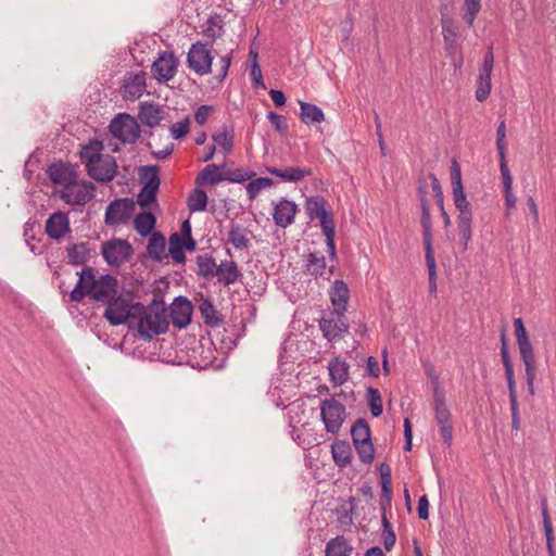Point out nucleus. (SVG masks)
<instances>
[{
  "label": "nucleus",
  "instance_id": "obj_1",
  "mask_svg": "<svg viewBox=\"0 0 556 556\" xmlns=\"http://www.w3.org/2000/svg\"><path fill=\"white\" fill-rule=\"evenodd\" d=\"M130 329H137L139 337L150 341L154 336L164 334L168 331V309L162 299L153 300L144 305L140 302L132 303V320Z\"/></svg>",
  "mask_w": 556,
  "mask_h": 556
},
{
  "label": "nucleus",
  "instance_id": "obj_2",
  "mask_svg": "<svg viewBox=\"0 0 556 556\" xmlns=\"http://www.w3.org/2000/svg\"><path fill=\"white\" fill-rule=\"evenodd\" d=\"M351 437L361 462L371 464L375 458V448L369 425L364 418L356 419L352 425Z\"/></svg>",
  "mask_w": 556,
  "mask_h": 556
},
{
  "label": "nucleus",
  "instance_id": "obj_3",
  "mask_svg": "<svg viewBox=\"0 0 556 556\" xmlns=\"http://www.w3.org/2000/svg\"><path fill=\"white\" fill-rule=\"evenodd\" d=\"M110 132L123 143H135L140 137L138 122L127 113H119L109 125Z\"/></svg>",
  "mask_w": 556,
  "mask_h": 556
},
{
  "label": "nucleus",
  "instance_id": "obj_4",
  "mask_svg": "<svg viewBox=\"0 0 556 556\" xmlns=\"http://www.w3.org/2000/svg\"><path fill=\"white\" fill-rule=\"evenodd\" d=\"M320 417L326 431L336 434L346 418V408L336 399H326L320 404Z\"/></svg>",
  "mask_w": 556,
  "mask_h": 556
},
{
  "label": "nucleus",
  "instance_id": "obj_5",
  "mask_svg": "<svg viewBox=\"0 0 556 556\" xmlns=\"http://www.w3.org/2000/svg\"><path fill=\"white\" fill-rule=\"evenodd\" d=\"M103 317L112 326H119L127 324L131 325L132 320V304H129L127 299L117 293L112 300L108 301Z\"/></svg>",
  "mask_w": 556,
  "mask_h": 556
},
{
  "label": "nucleus",
  "instance_id": "obj_6",
  "mask_svg": "<svg viewBox=\"0 0 556 556\" xmlns=\"http://www.w3.org/2000/svg\"><path fill=\"white\" fill-rule=\"evenodd\" d=\"M140 179L143 188L137 197V203L141 207H148L156 200L160 187L159 169L156 166H142L140 168Z\"/></svg>",
  "mask_w": 556,
  "mask_h": 556
},
{
  "label": "nucleus",
  "instance_id": "obj_7",
  "mask_svg": "<svg viewBox=\"0 0 556 556\" xmlns=\"http://www.w3.org/2000/svg\"><path fill=\"white\" fill-rule=\"evenodd\" d=\"M213 55L206 43L197 41L187 53V65L195 74L203 76L212 72Z\"/></svg>",
  "mask_w": 556,
  "mask_h": 556
},
{
  "label": "nucleus",
  "instance_id": "obj_8",
  "mask_svg": "<svg viewBox=\"0 0 556 556\" xmlns=\"http://www.w3.org/2000/svg\"><path fill=\"white\" fill-rule=\"evenodd\" d=\"M94 185L89 181H74L68 182L61 191L60 198L71 205H85L93 197Z\"/></svg>",
  "mask_w": 556,
  "mask_h": 556
},
{
  "label": "nucleus",
  "instance_id": "obj_9",
  "mask_svg": "<svg viewBox=\"0 0 556 556\" xmlns=\"http://www.w3.org/2000/svg\"><path fill=\"white\" fill-rule=\"evenodd\" d=\"M454 205L458 210L457 216V227L460 236V241L464 250H467L468 243L472 237V211L471 205L468 202L466 195H460V198H453Z\"/></svg>",
  "mask_w": 556,
  "mask_h": 556
},
{
  "label": "nucleus",
  "instance_id": "obj_10",
  "mask_svg": "<svg viewBox=\"0 0 556 556\" xmlns=\"http://www.w3.org/2000/svg\"><path fill=\"white\" fill-rule=\"evenodd\" d=\"M134 211L135 202L131 199H116L108 205L104 223L110 227L126 224Z\"/></svg>",
  "mask_w": 556,
  "mask_h": 556
},
{
  "label": "nucleus",
  "instance_id": "obj_11",
  "mask_svg": "<svg viewBox=\"0 0 556 556\" xmlns=\"http://www.w3.org/2000/svg\"><path fill=\"white\" fill-rule=\"evenodd\" d=\"M132 254L131 245L123 239H112L102 244L104 261L111 266H119L127 262Z\"/></svg>",
  "mask_w": 556,
  "mask_h": 556
},
{
  "label": "nucleus",
  "instance_id": "obj_12",
  "mask_svg": "<svg viewBox=\"0 0 556 556\" xmlns=\"http://www.w3.org/2000/svg\"><path fill=\"white\" fill-rule=\"evenodd\" d=\"M178 65L179 61L174 52L163 51L151 66L152 76L159 83H167L175 76Z\"/></svg>",
  "mask_w": 556,
  "mask_h": 556
},
{
  "label": "nucleus",
  "instance_id": "obj_13",
  "mask_svg": "<svg viewBox=\"0 0 556 556\" xmlns=\"http://www.w3.org/2000/svg\"><path fill=\"white\" fill-rule=\"evenodd\" d=\"M326 200L320 195L306 199L305 211L311 220L319 219L321 230L336 227L333 215L326 207Z\"/></svg>",
  "mask_w": 556,
  "mask_h": 556
},
{
  "label": "nucleus",
  "instance_id": "obj_14",
  "mask_svg": "<svg viewBox=\"0 0 556 556\" xmlns=\"http://www.w3.org/2000/svg\"><path fill=\"white\" fill-rule=\"evenodd\" d=\"M343 315L330 312L321 317L319 328L328 341L339 340L349 330V325L342 319Z\"/></svg>",
  "mask_w": 556,
  "mask_h": 556
},
{
  "label": "nucleus",
  "instance_id": "obj_15",
  "mask_svg": "<svg viewBox=\"0 0 556 556\" xmlns=\"http://www.w3.org/2000/svg\"><path fill=\"white\" fill-rule=\"evenodd\" d=\"M117 163L114 156L102 154L100 159L87 169L88 175L97 181L110 182L116 175Z\"/></svg>",
  "mask_w": 556,
  "mask_h": 556
},
{
  "label": "nucleus",
  "instance_id": "obj_16",
  "mask_svg": "<svg viewBox=\"0 0 556 556\" xmlns=\"http://www.w3.org/2000/svg\"><path fill=\"white\" fill-rule=\"evenodd\" d=\"M191 302L186 296L175 298L169 307V323L172 321V324L178 329L186 328L191 323Z\"/></svg>",
  "mask_w": 556,
  "mask_h": 556
},
{
  "label": "nucleus",
  "instance_id": "obj_17",
  "mask_svg": "<svg viewBox=\"0 0 556 556\" xmlns=\"http://www.w3.org/2000/svg\"><path fill=\"white\" fill-rule=\"evenodd\" d=\"M78 281L75 288L70 293L72 302H81L85 296L90 295L94 289L98 278H96L94 270L92 267L86 266L79 273Z\"/></svg>",
  "mask_w": 556,
  "mask_h": 556
},
{
  "label": "nucleus",
  "instance_id": "obj_18",
  "mask_svg": "<svg viewBox=\"0 0 556 556\" xmlns=\"http://www.w3.org/2000/svg\"><path fill=\"white\" fill-rule=\"evenodd\" d=\"M118 281L112 275H102L98 278V282L89 295L96 302L106 303L118 293Z\"/></svg>",
  "mask_w": 556,
  "mask_h": 556
},
{
  "label": "nucleus",
  "instance_id": "obj_19",
  "mask_svg": "<svg viewBox=\"0 0 556 556\" xmlns=\"http://www.w3.org/2000/svg\"><path fill=\"white\" fill-rule=\"evenodd\" d=\"M329 296L333 311L337 315H343L346 311L350 299L348 285L343 280H336L329 291Z\"/></svg>",
  "mask_w": 556,
  "mask_h": 556
},
{
  "label": "nucleus",
  "instance_id": "obj_20",
  "mask_svg": "<svg viewBox=\"0 0 556 556\" xmlns=\"http://www.w3.org/2000/svg\"><path fill=\"white\" fill-rule=\"evenodd\" d=\"M138 118L143 125L153 128L164 118V110L154 102H142L139 105Z\"/></svg>",
  "mask_w": 556,
  "mask_h": 556
},
{
  "label": "nucleus",
  "instance_id": "obj_21",
  "mask_svg": "<svg viewBox=\"0 0 556 556\" xmlns=\"http://www.w3.org/2000/svg\"><path fill=\"white\" fill-rule=\"evenodd\" d=\"M68 230V217L63 212L53 213L46 223V232L52 239L59 240L63 238Z\"/></svg>",
  "mask_w": 556,
  "mask_h": 556
},
{
  "label": "nucleus",
  "instance_id": "obj_22",
  "mask_svg": "<svg viewBox=\"0 0 556 556\" xmlns=\"http://www.w3.org/2000/svg\"><path fill=\"white\" fill-rule=\"evenodd\" d=\"M298 206L294 202L281 199L274 210V220L277 226L286 228L294 220Z\"/></svg>",
  "mask_w": 556,
  "mask_h": 556
},
{
  "label": "nucleus",
  "instance_id": "obj_23",
  "mask_svg": "<svg viewBox=\"0 0 556 556\" xmlns=\"http://www.w3.org/2000/svg\"><path fill=\"white\" fill-rule=\"evenodd\" d=\"M516 340L519 348L520 357L522 361L533 359L534 352L532 344L529 340L528 333L523 326V321L521 318H515L514 320Z\"/></svg>",
  "mask_w": 556,
  "mask_h": 556
},
{
  "label": "nucleus",
  "instance_id": "obj_24",
  "mask_svg": "<svg viewBox=\"0 0 556 556\" xmlns=\"http://www.w3.org/2000/svg\"><path fill=\"white\" fill-rule=\"evenodd\" d=\"M146 76L144 72L130 75L124 84V96L127 99H139L146 90Z\"/></svg>",
  "mask_w": 556,
  "mask_h": 556
},
{
  "label": "nucleus",
  "instance_id": "obj_25",
  "mask_svg": "<svg viewBox=\"0 0 556 556\" xmlns=\"http://www.w3.org/2000/svg\"><path fill=\"white\" fill-rule=\"evenodd\" d=\"M266 170L278 178L290 182H298L302 180L304 177L313 175L312 169L300 167H287L285 169L277 167H267Z\"/></svg>",
  "mask_w": 556,
  "mask_h": 556
},
{
  "label": "nucleus",
  "instance_id": "obj_26",
  "mask_svg": "<svg viewBox=\"0 0 556 556\" xmlns=\"http://www.w3.org/2000/svg\"><path fill=\"white\" fill-rule=\"evenodd\" d=\"M331 454L336 465L340 468H344L351 464L352 448L348 441L336 440L331 444Z\"/></svg>",
  "mask_w": 556,
  "mask_h": 556
},
{
  "label": "nucleus",
  "instance_id": "obj_27",
  "mask_svg": "<svg viewBox=\"0 0 556 556\" xmlns=\"http://www.w3.org/2000/svg\"><path fill=\"white\" fill-rule=\"evenodd\" d=\"M226 178L218 165L208 164L206 165L195 177V184L198 186L204 185H216L224 181Z\"/></svg>",
  "mask_w": 556,
  "mask_h": 556
},
{
  "label": "nucleus",
  "instance_id": "obj_28",
  "mask_svg": "<svg viewBox=\"0 0 556 556\" xmlns=\"http://www.w3.org/2000/svg\"><path fill=\"white\" fill-rule=\"evenodd\" d=\"M353 546L344 535H337L326 544L325 556H351Z\"/></svg>",
  "mask_w": 556,
  "mask_h": 556
},
{
  "label": "nucleus",
  "instance_id": "obj_29",
  "mask_svg": "<svg viewBox=\"0 0 556 556\" xmlns=\"http://www.w3.org/2000/svg\"><path fill=\"white\" fill-rule=\"evenodd\" d=\"M199 312L206 326L214 328L222 325L223 317L211 300L202 299L199 304Z\"/></svg>",
  "mask_w": 556,
  "mask_h": 556
},
{
  "label": "nucleus",
  "instance_id": "obj_30",
  "mask_svg": "<svg viewBox=\"0 0 556 556\" xmlns=\"http://www.w3.org/2000/svg\"><path fill=\"white\" fill-rule=\"evenodd\" d=\"M349 364L338 357L330 361L328 369L330 380L334 386H342L349 379Z\"/></svg>",
  "mask_w": 556,
  "mask_h": 556
},
{
  "label": "nucleus",
  "instance_id": "obj_31",
  "mask_svg": "<svg viewBox=\"0 0 556 556\" xmlns=\"http://www.w3.org/2000/svg\"><path fill=\"white\" fill-rule=\"evenodd\" d=\"M48 174L53 182L64 187L76 179L75 172L64 164H52L48 169Z\"/></svg>",
  "mask_w": 556,
  "mask_h": 556
},
{
  "label": "nucleus",
  "instance_id": "obj_32",
  "mask_svg": "<svg viewBox=\"0 0 556 556\" xmlns=\"http://www.w3.org/2000/svg\"><path fill=\"white\" fill-rule=\"evenodd\" d=\"M217 269L218 274L216 276L218 277V281L224 286L235 283L241 275L238 265L233 261L222 262Z\"/></svg>",
  "mask_w": 556,
  "mask_h": 556
},
{
  "label": "nucleus",
  "instance_id": "obj_33",
  "mask_svg": "<svg viewBox=\"0 0 556 556\" xmlns=\"http://www.w3.org/2000/svg\"><path fill=\"white\" fill-rule=\"evenodd\" d=\"M421 208V217L420 224L422 227V237H424V245L425 253H434L432 248V224H431V215L429 205H422Z\"/></svg>",
  "mask_w": 556,
  "mask_h": 556
},
{
  "label": "nucleus",
  "instance_id": "obj_34",
  "mask_svg": "<svg viewBox=\"0 0 556 556\" xmlns=\"http://www.w3.org/2000/svg\"><path fill=\"white\" fill-rule=\"evenodd\" d=\"M249 230L239 224H231L228 232V242L236 249L243 250L250 244Z\"/></svg>",
  "mask_w": 556,
  "mask_h": 556
},
{
  "label": "nucleus",
  "instance_id": "obj_35",
  "mask_svg": "<svg viewBox=\"0 0 556 556\" xmlns=\"http://www.w3.org/2000/svg\"><path fill=\"white\" fill-rule=\"evenodd\" d=\"M165 252V238L159 232H152L148 242L147 253L148 256L155 261L161 262Z\"/></svg>",
  "mask_w": 556,
  "mask_h": 556
},
{
  "label": "nucleus",
  "instance_id": "obj_36",
  "mask_svg": "<svg viewBox=\"0 0 556 556\" xmlns=\"http://www.w3.org/2000/svg\"><path fill=\"white\" fill-rule=\"evenodd\" d=\"M66 254L68 258V263L73 265H83L85 264L90 254V249L88 242H79L72 244L66 249Z\"/></svg>",
  "mask_w": 556,
  "mask_h": 556
},
{
  "label": "nucleus",
  "instance_id": "obj_37",
  "mask_svg": "<svg viewBox=\"0 0 556 556\" xmlns=\"http://www.w3.org/2000/svg\"><path fill=\"white\" fill-rule=\"evenodd\" d=\"M102 149L103 144L99 140H91L88 144L81 148L79 154L81 161L86 164L87 169L100 159V156L102 155Z\"/></svg>",
  "mask_w": 556,
  "mask_h": 556
},
{
  "label": "nucleus",
  "instance_id": "obj_38",
  "mask_svg": "<svg viewBox=\"0 0 556 556\" xmlns=\"http://www.w3.org/2000/svg\"><path fill=\"white\" fill-rule=\"evenodd\" d=\"M492 70L479 68V76L476 88V99L479 102H483L490 96L492 84H491Z\"/></svg>",
  "mask_w": 556,
  "mask_h": 556
},
{
  "label": "nucleus",
  "instance_id": "obj_39",
  "mask_svg": "<svg viewBox=\"0 0 556 556\" xmlns=\"http://www.w3.org/2000/svg\"><path fill=\"white\" fill-rule=\"evenodd\" d=\"M213 141L218 144L225 154H229L233 149L235 131L226 125L222 126L218 131L212 135Z\"/></svg>",
  "mask_w": 556,
  "mask_h": 556
},
{
  "label": "nucleus",
  "instance_id": "obj_40",
  "mask_svg": "<svg viewBox=\"0 0 556 556\" xmlns=\"http://www.w3.org/2000/svg\"><path fill=\"white\" fill-rule=\"evenodd\" d=\"M299 104L301 108L300 118L303 123H320L325 119L323 110L317 105L304 101H299Z\"/></svg>",
  "mask_w": 556,
  "mask_h": 556
},
{
  "label": "nucleus",
  "instance_id": "obj_41",
  "mask_svg": "<svg viewBox=\"0 0 556 556\" xmlns=\"http://www.w3.org/2000/svg\"><path fill=\"white\" fill-rule=\"evenodd\" d=\"M442 35L447 50L454 49L458 38V27L455 25L453 18L447 15H442Z\"/></svg>",
  "mask_w": 556,
  "mask_h": 556
},
{
  "label": "nucleus",
  "instance_id": "obj_42",
  "mask_svg": "<svg viewBox=\"0 0 556 556\" xmlns=\"http://www.w3.org/2000/svg\"><path fill=\"white\" fill-rule=\"evenodd\" d=\"M155 223L156 218L152 213L142 212L135 217L134 227L141 237H146L151 233Z\"/></svg>",
  "mask_w": 556,
  "mask_h": 556
},
{
  "label": "nucleus",
  "instance_id": "obj_43",
  "mask_svg": "<svg viewBox=\"0 0 556 556\" xmlns=\"http://www.w3.org/2000/svg\"><path fill=\"white\" fill-rule=\"evenodd\" d=\"M198 275L211 279L218 274V265L212 256L199 255L197 257Z\"/></svg>",
  "mask_w": 556,
  "mask_h": 556
},
{
  "label": "nucleus",
  "instance_id": "obj_44",
  "mask_svg": "<svg viewBox=\"0 0 556 556\" xmlns=\"http://www.w3.org/2000/svg\"><path fill=\"white\" fill-rule=\"evenodd\" d=\"M168 251L175 263H185L186 255L184 253L182 239L179 233L174 232L169 236Z\"/></svg>",
  "mask_w": 556,
  "mask_h": 556
},
{
  "label": "nucleus",
  "instance_id": "obj_45",
  "mask_svg": "<svg viewBox=\"0 0 556 556\" xmlns=\"http://www.w3.org/2000/svg\"><path fill=\"white\" fill-rule=\"evenodd\" d=\"M429 178L431 180L432 191H433L434 198L437 200V204L440 207L444 225L448 226L451 224V218H450L448 214L444 210V197H443V191H442L440 181L435 177L434 174H430Z\"/></svg>",
  "mask_w": 556,
  "mask_h": 556
},
{
  "label": "nucleus",
  "instance_id": "obj_46",
  "mask_svg": "<svg viewBox=\"0 0 556 556\" xmlns=\"http://www.w3.org/2000/svg\"><path fill=\"white\" fill-rule=\"evenodd\" d=\"M203 35L211 39L219 38L224 33V22L219 15L210 16L203 29Z\"/></svg>",
  "mask_w": 556,
  "mask_h": 556
},
{
  "label": "nucleus",
  "instance_id": "obj_47",
  "mask_svg": "<svg viewBox=\"0 0 556 556\" xmlns=\"http://www.w3.org/2000/svg\"><path fill=\"white\" fill-rule=\"evenodd\" d=\"M434 413L437 422L448 421L452 419V415L445 403L444 395L438 391V388L434 390Z\"/></svg>",
  "mask_w": 556,
  "mask_h": 556
},
{
  "label": "nucleus",
  "instance_id": "obj_48",
  "mask_svg": "<svg viewBox=\"0 0 556 556\" xmlns=\"http://www.w3.org/2000/svg\"><path fill=\"white\" fill-rule=\"evenodd\" d=\"M450 169H451V184H452L453 198H455V197L460 198V195H466L464 192V187H463V182H462L460 166L455 159L452 160Z\"/></svg>",
  "mask_w": 556,
  "mask_h": 556
},
{
  "label": "nucleus",
  "instance_id": "obj_49",
  "mask_svg": "<svg viewBox=\"0 0 556 556\" xmlns=\"http://www.w3.org/2000/svg\"><path fill=\"white\" fill-rule=\"evenodd\" d=\"M326 269V260L324 255L312 252L307 256L306 270L312 276H321Z\"/></svg>",
  "mask_w": 556,
  "mask_h": 556
},
{
  "label": "nucleus",
  "instance_id": "obj_50",
  "mask_svg": "<svg viewBox=\"0 0 556 556\" xmlns=\"http://www.w3.org/2000/svg\"><path fill=\"white\" fill-rule=\"evenodd\" d=\"M368 406L374 417L381 416L383 412L382 397L378 389L369 387L367 389Z\"/></svg>",
  "mask_w": 556,
  "mask_h": 556
},
{
  "label": "nucleus",
  "instance_id": "obj_51",
  "mask_svg": "<svg viewBox=\"0 0 556 556\" xmlns=\"http://www.w3.org/2000/svg\"><path fill=\"white\" fill-rule=\"evenodd\" d=\"M207 205L206 192L202 189H195L188 200V207L191 212H204Z\"/></svg>",
  "mask_w": 556,
  "mask_h": 556
},
{
  "label": "nucleus",
  "instance_id": "obj_52",
  "mask_svg": "<svg viewBox=\"0 0 556 556\" xmlns=\"http://www.w3.org/2000/svg\"><path fill=\"white\" fill-rule=\"evenodd\" d=\"M273 185H274L273 179H270L268 177H260L254 180H251L247 185V192L249 194V198L251 200H254L263 189L270 187Z\"/></svg>",
  "mask_w": 556,
  "mask_h": 556
},
{
  "label": "nucleus",
  "instance_id": "obj_53",
  "mask_svg": "<svg viewBox=\"0 0 556 556\" xmlns=\"http://www.w3.org/2000/svg\"><path fill=\"white\" fill-rule=\"evenodd\" d=\"M481 9V0H465L464 2V18L467 22L468 26L471 27L473 25V21Z\"/></svg>",
  "mask_w": 556,
  "mask_h": 556
},
{
  "label": "nucleus",
  "instance_id": "obj_54",
  "mask_svg": "<svg viewBox=\"0 0 556 556\" xmlns=\"http://www.w3.org/2000/svg\"><path fill=\"white\" fill-rule=\"evenodd\" d=\"M382 539L387 551H391L396 542L395 533L386 514L382 515Z\"/></svg>",
  "mask_w": 556,
  "mask_h": 556
},
{
  "label": "nucleus",
  "instance_id": "obj_55",
  "mask_svg": "<svg viewBox=\"0 0 556 556\" xmlns=\"http://www.w3.org/2000/svg\"><path fill=\"white\" fill-rule=\"evenodd\" d=\"M426 264L429 274V291L430 293L437 292V266L434 253H425Z\"/></svg>",
  "mask_w": 556,
  "mask_h": 556
},
{
  "label": "nucleus",
  "instance_id": "obj_56",
  "mask_svg": "<svg viewBox=\"0 0 556 556\" xmlns=\"http://www.w3.org/2000/svg\"><path fill=\"white\" fill-rule=\"evenodd\" d=\"M525 364V370H526V381L528 386V391L531 396L534 395L535 389H534V380H535V370H536V364L535 359H527L522 361Z\"/></svg>",
  "mask_w": 556,
  "mask_h": 556
},
{
  "label": "nucleus",
  "instance_id": "obj_57",
  "mask_svg": "<svg viewBox=\"0 0 556 556\" xmlns=\"http://www.w3.org/2000/svg\"><path fill=\"white\" fill-rule=\"evenodd\" d=\"M267 118L270 121L273 127L277 132L281 136H287L289 132V126L287 124V118L282 115H279L273 111L267 113Z\"/></svg>",
  "mask_w": 556,
  "mask_h": 556
},
{
  "label": "nucleus",
  "instance_id": "obj_58",
  "mask_svg": "<svg viewBox=\"0 0 556 556\" xmlns=\"http://www.w3.org/2000/svg\"><path fill=\"white\" fill-rule=\"evenodd\" d=\"M190 119L185 117L184 119L173 124L170 126V134L174 139H181L189 132Z\"/></svg>",
  "mask_w": 556,
  "mask_h": 556
},
{
  "label": "nucleus",
  "instance_id": "obj_59",
  "mask_svg": "<svg viewBox=\"0 0 556 556\" xmlns=\"http://www.w3.org/2000/svg\"><path fill=\"white\" fill-rule=\"evenodd\" d=\"M498 156H500V169H501V175L503 178L504 191H509V190H511L513 178H511L510 172L507 166L506 154L498 155Z\"/></svg>",
  "mask_w": 556,
  "mask_h": 556
},
{
  "label": "nucleus",
  "instance_id": "obj_60",
  "mask_svg": "<svg viewBox=\"0 0 556 556\" xmlns=\"http://www.w3.org/2000/svg\"><path fill=\"white\" fill-rule=\"evenodd\" d=\"M496 148L498 155L506 154V125L505 121H501L496 130Z\"/></svg>",
  "mask_w": 556,
  "mask_h": 556
},
{
  "label": "nucleus",
  "instance_id": "obj_61",
  "mask_svg": "<svg viewBox=\"0 0 556 556\" xmlns=\"http://www.w3.org/2000/svg\"><path fill=\"white\" fill-rule=\"evenodd\" d=\"M441 438L446 446H451L453 441V426L452 420L437 422Z\"/></svg>",
  "mask_w": 556,
  "mask_h": 556
},
{
  "label": "nucleus",
  "instance_id": "obj_62",
  "mask_svg": "<svg viewBox=\"0 0 556 556\" xmlns=\"http://www.w3.org/2000/svg\"><path fill=\"white\" fill-rule=\"evenodd\" d=\"M323 233L326 237V243L328 248L329 256L334 260L337 257V251H336V227L333 228H327L326 230H323Z\"/></svg>",
  "mask_w": 556,
  "mask_h": 556
},
{
  "label": "nucleus",
  "instance_id": "obj_63",
  "mask_svg": "<svg viewBox=\"0 0 556 556\" xmlns=\"http://www.w3.org/2000/svg\"><path fill=\"white\" fill-rule=\"evenodd\" d=\"M225 180L231 182H244L252 177V174L244 172L243 169H235L231 172L225 173Z\"/></svg>",
  "mask_w": 556,
  "mask_h": 556
},
{
  "label": "nucleus",
  "instance_id": "obj_64",
  "mask_svg": "<svg viewBox=\"0 0 556 556\" xmlns=\"http://www.w3.org/2000/svg\"><path fill=\"white\" fill-rule=\"evenodd\" d=\"M213 110L214 108L212 105L204 104L199 106L194 113L197 124L204 125Z\"/></svg>",
  "mask_w": 556,
  "mask_h": 556
}]
</instances>
